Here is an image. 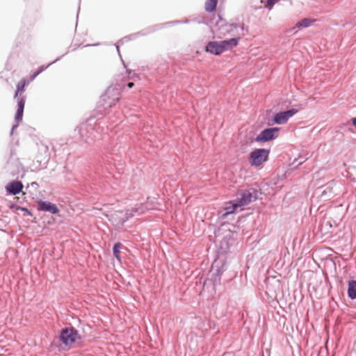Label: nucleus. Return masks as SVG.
<instances>
[{
  "label": "nucleus",
  "instance_id": "nucleus-1",
  "mask_svg": "<svg viewBox=\"0 0 356 356\" xmlns=\"http://www.w3.org/2000/svg\"><path fill=\"white\" fill-rule=\"evenodd\" d=\"M225 31L220 33V37H225L227 35L233 36L232 38L227 40H222L220 42V44L223 49V52L232 49L238 45V41L243 35V26H238L235 24H227L225 27Z\"/></svg>",
  "mask_w": 356,
  "mask_h": 356
},
{
  "label": "nucleus",
  "instance_id": "nucleus-2",
  "mask_svg": "<svg viewBox=\"0 0 356 356\" xmlns=\"http://www.w3.org/2000/svg\"><path fill=\"white\" fill-rule=\"evenodd\" d=\"M270 150L256 149L250 154V163L252 166H259L268 159Z\"/></svg>",
  "mask_w": 356,
  "mask_h": 356
},
{
  "label": "nucleus",
  "instance_id": "nucleus-3",
  "mask_svg": "<svg viewBox=\"0 0 356 356\" xmlns=\"http://www.w3.org/2000/svg\"><path fill=\"white\" fill-rule=\"evenodd\" d=\"M79 339L77 332L72 327L62 330L60 339L65 346L71 347Z\"/></svg>",
  "mask_w": 356,
  "mask_h": 356
},
{
  "label": "nucleus",
  "instance_id": "nucleus-4",
  "mask_svg": "<svg viewBox=\"0 0 356 356\" xmlns=\"http://www.w3.org/2000/svg\"><path fill=\"white\" fill-rule=\"evenodd\" d=\"M139 208H132L127 210L124 213L123 211H116L112 216V221L115 225H123L127 220L134 216L135 213H139Z\"/></svg>",
  "mask_w": 356,
  "mask_h": 356
},
{
  "label": "nucleus",
  "instance_id": "nucleus-5",
  "mask_svg": "<svg viewBox=\"0 0 356 356\" xmlns=\"http://www.w3.org/2000/svg\"><path fill=\"white\" fill-rule=\"evenodd\" d=\"M279 131L280 128L278 127L266 129L256 137L255 140L257 142L261 143L273 140L274 138H277Z\"/></svg>",
  "mask_w": 356,
  "mask_h": 356
},
{
  "label": "nucleus",
  "instance_id": "nucleus-6",
  "mask_svg": "<svg viewBox=\"0 0 356 356\" xmlns=\"http://www.w3.org/2000/svg\"><path fill=\"white\" fill-rule=\"evenodd\" d=\"M297 113L298 110L295 108L278 113L275 115L273 121L278 124H285L290 118Z\"/></svg>",
  "mask_w": 356,
  "mask_h": 356
},
{
  "label": "nucleus",
  "instance_id": "nucleus-7",
  "mask_svg": "<svg viewBox=\"0 0 356 356\" xmlns=\"http://www.w3.org/2000/svg\"><path fill=\"white\" fill-rule=\"evenodd\" d=\"M38 208L40 211H49L51 213L56 214L59 212L57 206L50 202L39 200L38 202Z\"/></svg>",
  "mask_w": 356,
  "mask_h": 356
},
{
  "label": "nucleus",
  "instance_id": "nucleus-8",
  "mask_svg": "<svg viewBox=\"0 0 356 356\" xmlns=\"http://www.w3.org/2000/svg\"><path fill=\"white\" fill-rule=\"evenodd\" d=\"M23 187L24 186L21 181H14L6 185V190L9 194L16 195L22 191Z\"/></svg>",
  "mask_w": 356,
  "mask_h": 356
},
{
  "label": "nucleus",
  "instance_id": "nucleus-9",
  "mask_svg": "<svg viewBox=\"0 0 356 356\" xmlns=\"http://www.w3.org/2000/svg\"><path fill=\"white\" fill-rule=\"evenodd\" d=\"M205 51L214 55H220L223 53V49L220 42L216 41L209 42L205 48Z\"/></svg>",
  "mask_w": 356,
  "mask_h": 356
},
{
  "label": "nucleus",
  "instance_id": "nucleus-10",
  "mask_svg": "<svg viewBox=\"0 0 356 356\" xmlns=\"http://www.w3.org/2000/svg\"><path fill=\"white\" fill-rule=\"evenodd\" d=\"M25 105L24 97H20L17 100V110L15 114V120L17 122H20L22 119L24 108Z\"/></svg>",
  "mask_w": 356,
  "mask_h": 356
},
{
  "label": "nucleus",
  "instance_id": "nucleus-11",
  "mask_svg": "<svg viewBox=\"0 0 356 356\" xmlns=\"http://www.w3.org/2000/svg\"><path fill=\"white\" fill-rule=\"evenodd\" d=\"M28 84V83L24 80L20 81L17 85V90L15 94V98H17V99L20 97H24L22 94L25 91V87Z\"/></svg>",
  "mask_w": 356,
  "mask_h": 356
},
{
  "label": "nucleus",
  "instance_id": "nucleus-12",
  "mask_svg": "<svg viewBox=\"0 0 356 356\" xmlns=\"http://www.w3.org/2000/svg\"><path fill=\"white\" fill-rule=\"evenodd\" d=\"M252 195L248 191L243 192L241 194V197L240 199L236 202L238 203V205H239L241 207L243 206H245L250 203L251 202Z\"/></svg>",
  "mask_w": 356,
  "mask_h": 356
},
{
  "label": "nucleus",
  "instance_id": "nucleus-13",
  "mask_svg": "<svg viewBox=\"0 0 356 356\" xmlns=\"http://www.w3.org/2000/svg\"><path fill=\"white\" fill-rule=\"evenodd\" d=\"M348 295L351 299H356V281L350 280L348 282Z\"/></svg>",
  "mask_w": 356,
  "mask_h": 356
},
{
  "label": "nucleus",
  "instance_id": "nucleus-14",
  "mask_svg": "<svg viewBox=\"0 0 356 356\" xmlns=\"http://www.w3.org/2000/svg\"><path fill=\"white\" fill-rule=\"evenodd\" d=\"M39 157L42 159L47 163L49 160V147L46 145H42L39 149Z\"/></svg>",
  "mask_w": 356,
  "mask_h": 356
},
{
  "label": "nucleus",
  "instance_id": "nucleus-15",
  "mask_svg": "<svg viewBox=\"0 0 356 356\" xmlns=\"http://www.w3.org/2000/svg\"><path fill=\"white\" fill-rule=\"evenodd\" d=\"M238 208H240V210L242 209L241 207L239 205H238V203H229V205L225 207V215H228L229 213H233L234 212L238 211Z\"/></svg>",
  "mask_w": 356,
  "mask_h": 356
},
{
  "label": "nucleus",
  "instance_id": "nucleus-16",
  "mask_svg": "<svg viewBox=\"0 0 356 356\" xmlns=\"http://www.w3.org/2000/svg\"><path fill=\"white\" fill-rule=\"evenodd\" d=\"M122 245L120 243H116L113 248V255L119 262H121L120 250Z\"/></svg>",
  "mask_w": 356,
  "mask_h": 356
},
{
  "label": "nucleus",
  "instance_id": "nucleus-17",
  "mask_svg": "<svg viewBox=\"0 0 356 356\" xmlns=\"http://www.w3.org/2000/svg\"><path fill=\"white\" fill-rule=\"evenodd\" d=\"M218 0H207L205 3V10L207 12H213L217 6Z\"/></svg>",
  "mask_w": 356,
  "mask_h": 356
},
{
  "label": "nucleus",
  "instance_id": "nucleus-18",
  "mask_svg": "<svg viewBox=\"0 0 356 356\" xmlns=\"http://www.w3.org/2000/svg\"><path fill=\"white\" fill-rule=\"evenodd\" d=\"M314 20H312L310 19H303L302 20L298 22L296 24L297 26H303L307 27L310 26Z\"/></svg>",
  "mask_w": 356,
  "mask_h": 356
},
{
  "label": "nucleus",
  "instance_id": "nucleus-19",
  "mask_svg": "<svg viewBox=\"0 0 356 356\" xmlns=\"http://www.w3.org/2000/svg\"><path fill=\"white\" fill-rule=\"evenodd\" d=\"M279 0H267L266 7L271 9L273 6Z\"/></svg>",
  "mask_w": 356,
  "mask_h": 356
},
{
  "label": "nucleus",
  "instance_id": "nucleus-20",
  "mask_svg": "<svg viewBox=\"0 0 356 356\" xmlns=\"http://www.w3.org/2000/svg\"><path fill=\"white\" fill-rule=\"evenodd\" d=\"M43 71L42 67H40L34 74L31 76L30 81H33L37 76H38Z\"/></svg>",
  "mask_w": 356,
  "mask_h": 356
},
{
  "label": "nucleus",
  "instance_id": "nucleus-21",
  "mask_svg": "<svg viewBox=\"0 0 356 356\" xmlns=\"http://www.w3.org/2000/svg\"><path fill=\"white\" fill-rule=\"evenodd\" d=\"M21 210L24 211V212H26L29 215H31V212L29 211V210L26 208L21 207L19 208Z\"/></svg>",
  "mask_w": 356,
  "mask_h": 356
},
{
  "label": "nucleus",
  "instance_id": "nucleus-22",
  "mask_svg": "<svg viewBox=\"0 0 356 356\" xmlns=\"http://www.w3.org/2000/svg\"><path fill=\"white\" fill-rule=\"evenodd\" d=\"M134 83H132V82L129 83H128V85H127V86H128L129 88H133V87H134Z\"/></svg>",
  "mask_w": 356,
  "mask_h": 356
},
{
  "label": "nucleus",
  "instance_id": "nucleus-23",
  "mask_svg": "<svg viewBox=\"0 0 356 356\" xmlns=\"http://www.w3.org/2000/svg\"><path fill=\"white\" fill-rule=\"evenodd\" d=\"M353 124L356 127V118H355L353 120Z\"/></svg>",
  "mask_w": 356,
  "mask_h": 356
}]
</instances>
